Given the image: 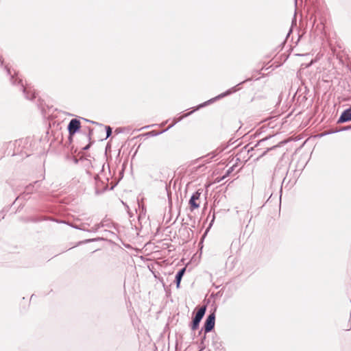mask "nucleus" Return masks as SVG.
<instances>
[{
  "instance_id": "nucleus-8",
  "label": "nucleus",
  "mask_w": 351,
  "mask_h": 351,
  "mask_svg": "<svg viewBox=\"0 0 351 351\" xmlns=\"http://www.w3.org/2000/svg\"><path fill=\"white\" fill-rule=\"evenodd\" d=\"M106 132H107V137H108L112 133V130L110 126L106 127Z\"/></svg>"
},
{
  "instance_id": "nucleus-2",
  "label": "nucleus",
  "mask_w": 351,
  "mask_h": 351,
  "mask_svg": "<svg viewBox=\"0 0 351 351\" xmlns=\"http://www.w3.org/2000/svg\"><path fill=\"white\" fill-rule=\"evenodd\" d=\"M200 197V193L197 191L194 193L189 200V206L191 210H193L199 206V200Z\"/></svg>"
},
{
  "instance_id": "nucleus-6",
  "label": "nucleus",
  "mask_w": 351,
  "mask_h": 351,
  "mask_svg": "<svg viewBox=\"0 0 351 351\" xmlns=\"http://www.w3.org/2000/svg\"><path fill=\"white\" fill-rule=\"evenodd\" d=\"M199 322H197V321H195L194 319L193 320V324H192V329L193 330H196L199 326Z\"/></svg>"
},
{
  "instance_id": "nucleus-1",
  "label": "nucleus",
  "mask_w": 351,
  "mask_h": 351,
  "mask_svg": "<svg viewBox=\"0 0 351 351\" xmlns=\"http://www.w3.org/2000/svg\"><path fill=\"white\" fill-rule=\"evenodd\" d=\"M81 127L80 121L76 119H71L69 125L68 130L70 135H73Z\"/></svg>"
},
{
  "instance_id": "nucleus-9",
  "label": "nucleus",
  "mask_w": 351,
  "mask_h": 351,
  "mask_svg": "<svg viewBox=\"0 0 351 351\" xmlns=\"http://www.w3.org/2000/svg\"><path fill=\"white\" fill-rule=\"evenodd\" d=\"M185 271H186V268L184 267V268L182 269H181V270L178 273V275H179V276H182H182H183V275H184V272H185Z\"/></svg>"
},
{
  "instance_id": "nucleus-7",
  "label": "nucleus",
  "mask_w": 351,
  "mask_h": 351,
  "mask_svg": "<svg viewBox=\"0 0 351 351\" xmlns=\"http://www.w3.org/2000/svg\"><path fill=\"white\" fill-rule=\"evenodd\" d=\"M182 276H179V275H176V284H177V287H180V281H181V279H182Z\"/></svg>"
},
{
  "instance_id": "nucleus-5",
  "label": "nucleus",
  "mask_w": 351,
  "mask_h": 351,
  "mask_svg": "<svg viewBox=\"0 0 351 351\" xmlns=\"http://www.w3.org/2000/svg\"><path fill=\"white\" fill-rule=\"evenodd\" d=\"M206 309V306L201 307L197 312L193 319L195 321L200 322L201 319H202V317H204V315L205 314Z\"/></svg>"
},
{
  "instance_id": "nucleus-10",
  "label": "nucleus",
  "mask_w": 351,
  "mask_h": 351,
  "mask_svg": "<svg viewBox=\"0 0 351 351\" xmlns=\"http://www.w3.org/2000/svg\"><path fill=\"white\" fill-rule=\"evenodd\" d=\"M230 173V170H228V172H227L226 176H228Z\"/></svg>"
},
{
  "instance_id": "nucleus-3",
  "label": "nucleus",
  "mask_w": 351,
  "mask_h": 351,
  "mask_svg": "<svg viewBox=\"0 0 351 351\" xmlns=\"http://www.w3.org/2000/svg\"><path fill=\"white\" fill-rule=\"evenodd\" d=\"M215 320V316L214 313H212L208 315L204 324V330L206 332H210L214 328Z\"/></svg>"
},
{
  "instance_id": "nucleus-4",
  "label": "nucleus",
  "mask_w": 351,
  "mask_h": 351,
  "mask_svg": "<svg viewBox=\"0 0 351 351\" xmlns=\"http://www.w3.org/2000/svg\"><path fill=\"white\" fill-rule=\"evenodd\" d=\"M350 121H351V107L343 112L339 119V122L343 123Z\"/></svg>"
}]
</instances>
